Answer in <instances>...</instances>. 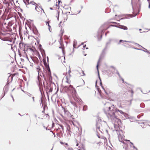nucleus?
<instances>
[{
    "mask_svg": "<svg viewBox=\"0 0 150 150\" xmlns=\"http://www.w3.org/2000/svg\"><path fill=\"white\" fill-rule=\"evenodd\" d=\"M111 106H109L108 111L107 112L104 110L105 113L106 115L109 119H110L113 124L115 123L121 124V120L117 118L115 114V112H112L111 111Z\"/></svg>",
    "mask_w": 150,
    "mask_h": 150,
    "instance_id": "obj_1",
    "label": "nucleus"
},
{
    "mask_svg": "<svg viewBox=\"0 0 150 150\" xmlns=\"http://www.w3.org/2000/svg\"><path fill=\"white\" fill-rule=\"evenodd\" d=\"M44 65L46 67V76L48 81L50 83H52V78L51 75V72L48 64H47L46 62H44Z\"/></svg>",
    "mask_w": 150,
    "mask_h": 150,
    "instance_id": "obj_2",
    "label": "nucleus"
},
{
    "mask_svg": "<svg viewBox=\"0 0 150 150\" xmlns=\"http://www.w3.org/2000/svg\"><path fill=\"white\" fill-rule=\"evenodd\" d=\"M103 27L102 26L101 28L98 30L96 33L95 37H96L98 39V41H100L101 40L102 35L103 34L105 30L103 29Z\"/></svg>",
    "mask_w": 150,
    "mask_h": 150,
    "instance_id": "obj_3",
    "label": "nucleus"
},
{
    "mask_svg": "<svg viewBox=\"0 0 150 150\" xmlns=\"http://www.w3.org/2000/svg\"><path fill=\"white\" fill-rule=\"evenodd\" d=\"M37 69L38 74V76L37 77V78L39 83V89L40 91V92H41L40 86H42V83L41 79L40 77V76L42 77V76L41 75V74L40 73V71H41V69L40 68V67L38 66V67L37 68Z\"/></svg>",
    "mask_w": 150,
    "mask_h": 150,
    "instance_id": "obj_4",
    "label": "nucleus"
},
{
    "mask_svg": "<svg viewBox=\"0 0 150 150\" xmlns=\"http://www.w3.org/2000/svg\"><path fill=\"white\" fill-rule=\"evenodd\" d=\"M112 40V39H110L108 41L106 42L105 47L102 51L101 55H100V56L99 58V59L100 57V60L102 59V57H103V56L105 54V51L107 50L108 48V45L111 44V42Z\"/></svg>",
    "mask_w": 150,
    "mask_h": 150,
    "instance_id": "obj_5",
    "label": "nucleus"
},
{
    "mask_svg": "<svg viewBox=\"0 0 150 150\" xmlns=\"http://www.w3.org/2000/svg\"><path fill=\"white\" fill-rule=\"evenodd\" d=\"M100 57L98 61L97 64L96 65V68H97L98 71V77L100 81V85L101 86H103L102 83V82H101V79L99 73V71H98V66L99 65V63L100 61Z\"/></svg>",
    "mask_w": 150,
    "mask_h": 150,
    "instance_id": "obj_6",
    "label": "nucleus"
},
{
    "mask_svg": "<svg viewBox=\"0 0 150 150\" xmlns=\"http://www.w3.org/2000/svg\"><path fill=\"white\" fill-rule=\"evenodd\" d=\"M114 106V105H112V106H111V111H112V112H115V113L117 112V111L119 112L121 114H123L124 113V112H123L121 110H120L118 109H115L114 108V107L113 106Z\"/></svg>",
    "mask_w": 150,
    "mask_h": 150,
    "instance_id": "obj_7",
    "label": "nucleus"
},
{
    "mask_svg": "<svg viewBox=\"0 0 150 150\" xmlns=\"http://www.w3.org/2000/svg\"><path fill=\"white\" fill-rule=\"evenodd\" d=\"M110 26L115 27L121 29H122L124 30H127L128 29V28L127 27L123 25H119L117 26V25H110Z\"/></svg>",
    "mask_w": 150,
    "mask_h": 150,
    "instance_id": "obj_8",
    "label": "nucleus"
},
{
    "mask_svg": "<svg viewBox=\"0 0 150 150\" xmlns=\"http://www.w3.org/2000/svg\"><path fill=\"white\" fill-rule=\"evenodd\" d=\"M62 110H64L65 115H66L67 116L70 115V113L68 111L66 108L62 106Z\"/></svg>",
    "mask_w": 150,
    "mask_h": 150,
    "instance_id": "obj_9",
    "label": "nucleus"
},
{
    "mask_svg": "<svg viewBox=\"0 0 150 150\" xmlns=\"http://www.w3.org/2000/svg\"><path fill=\"white\" fill-rule=\"evenodd\" d=\"M33 31L35 34L36 35H38V30L35 26H33Z\"/></svg>",
    "mask_w": 150,
    "mask_h": 150,
    "instance_id": "obj_10",
    "label": "nucleus"
},
{
    "mask_svg": "<svg viewBox=\"0 0 150 150\" xmlns=\"http://www.w3.org/2000/svg\"><path fill=\"white\" fill-rule=\"evenodd\" d=\"M69 91L71 90L73 92H74V93H76V91L74 88L73 87V86L71 85H70L69 86Z\"/></svg>",
    "mask_w": 150,
    "mask_h": 150,
    "instance_id": "obj_11",
    "label": "nucleus"
},
{
    "mask_svg": "<svg viewBox=\"0 0 150 150\" xmlns=\"http://www.w3.org/2000/svg\"><path fill=\"white\" fill-rule=\"evenodd\" d=\"M100 125V123H98V122H97L96 124V131L97 132H98V130L102 132V131H100V125Z\"/></svg>",
    "mask_w": 150,
    "mask_h": 150,
    "instance_id": "obj_12",
    "label": "nucleus"
},
{
    "mask_svg": "<svg viewBox=\"0 0 150 150\" xmlns=\"http://www.w3.org/2000/svg\"><path fill=\"white\" fill-rule=\"evenodd\" d=\"M31 59L35 63L37 64L39 62L38 58L37 57H35L34 58H32L31 57Z\"/></svg>",
    "mask_w": 150,
    "mask_h": 150,
    "instance_id": "obj_13",
    "label": "nucleus"
},
{
    "mask_svg": "<svg viewBox=\"0 0 150 150\" xmlns=\"http://www.w3.org/2000/svg\"><path fill=\"white\" fill-rule=\"evenodd\" d=\"M77 44V42L76 40H74L73 43V51L74 50V49L76 48V45Z\"/></svg>",
    "mask_w": 150,
    "mask_h": 150,
    "instance_id": "obj_14",
    "label": "nucleus"
},
{
    "mask_svg": "<svg viewBox=\"0 0 150 150\" xmlns=\"http://www.w3.org/2000/svg\"><path fill=\"white\" fill-rule=\"evenodd\" d=\"M40 51L43 57L44 55L45 56V50L42 48H41V49H40Z\"/></svg>",
    "mask_w": 150,
    "mask_h": 150,
    "instance_id": "obj_15",
    "label": "nucleus"
},
{
    "mask_svg": "<svg viewBox=\"0 0 150 150\" xmlns=\"http://www.w3.org/2000/svg\"><path fill=\"white\" fill-rule=\"evenodd\" d=\"M121 124H118L117 123H115V124H113L114 126L115 129H116L118 128L119 126Z\"/></svg>",
    "mask_w": 150,
    "mask_h": 150,
    "instance_id": "obj_16",
    "label": "nucleus"
},
{
    "mask_svg": "<svg viewBox=\"0 0 150 150\" xmlns=\"http://www.w3.org/2000/svg\"><path fill=\"white\" fill-rule=\"evenodd\" d=\"M71 104H72V105L75 107H76V108H74V109H76V110H77V107L76 105V103L74 102H72V101L71 102Z\"/></svg>",
    "mask_w": 150,
    "mask_h": 150,
    "instance_id": "obj_17",
    "label": "nucleus"
},
{
    "mask_svg": "<svg viewBox=\"0 0 150 150\" xmlns=\"http://www.w3.org/2000/svg\"><path fill=\"white\" fill-rule=\"evenodd\" d=\"M3 91H4V93L5 94L8 91L7 87L6 86H5L3 88Z\"/></svg>",
    "mask_w": 150,
    "mask_h": 150,
    "instance_id": "obj_18",
    "label": "nucleus"
},
{
    "mask_svg": "<svg viewBox=\"0 0 150 150\" xmlns=\"http://www.w3.org/2000/svg\"><path fill=\"white\" fill-rule=\"evenodd\" d=\"M71 132L69 130L67 132V136L68 137H70L71 136Z\"/></svg>",
    "mask_w": 150,
    "mask_h": 150,
    "instance_id": "obj_19",
    "label": "nucleus"
},
{
    "mask_svg": "<svg viewBox=\"0 0 150 150\" xmlns=\"http://www.w3.org/2000/svg\"><path fill=\"white\" fill-rule=\"evenodd\" d=\"M42 105L43 107V109H45V108L46 107H47V104H46V102L43 103V105Z\"/></svg>",
    "mask_w": 150,
    "mask_h": 150,
    "instance_id": "obj_20",
    "label": "nucleus"
},
{
    "mask_svg": "<svg viewBox=\"0 0 150 150\" xmlns=\"http://www.w3.org/2000/svg\"><path fill=\"white\" fill-rule=\"evenodd\" d=\"M131 42V43H133L134 42H132L131 41H127L126 40H120L119 42L118 43V44H119L120 42Z\"/></svg>",
    "mask_w": 150,
    "mask_h": 150,
    "instance_id": "obj_21",
    "label": "nucleus"
},
{
    "mask_svg": "<svg viewBox=\"0 0 150 150\" xmlns=\"http://www.w3.org/2000/svg\"><path fill=\"white\" fill-rule=\"evenodd\" d=\"M24 2L25 3V4H29V0H23Z\"/></svg>",
    "mask_w": 150,
    "mask_h": 150,
    "instance_id": "obj_22",
    "label": "nucleus"
},
{
    "mask_svg": "<svg viewBox=\"0 0 150 150\" xmlns=\"http://www.w3.org/2000/svg\"><path fill=\"white\" fill-rule=\"evenodd\" d=\"M126 118H129V117H128V116H129V115H128L126 113H125V112H124V113L123 114H122Z\"/></svg>",
    "mask_w": 150,
    "mask_h": 150,
    "instance_id": "obj_23",
    "label": "nucleus"
},
{
    "mask_svg": "<svg viewBox=\"0 0 150 150\" xmlns=\"http://www.w3.org/2000/svg\"><path fill=\"white\" fill-rule=\"evenodd\" d=\"M87 109V106L86 105H84L83 106V110L85 111Z\"/></svg>",
    "mask_w": 150,
    "mask_h": 150,
    "instance_id": "obj_24",
    "label": "nucleus"
},
{
    "mask_svg": "<svg viewBox=\"0 0 150 150\" xmlns=\"http://www.w3.org/2000/svg\"><path fill=\"white\" fill-rule=\"evenodd\" d=\"M142 48L144 49L145 50H143L142 49V50H141L142 51L144 52H146L149 54H150V53L149 52V51H148L146 49L144 48V47H142Z\"/></svg>",
    "mask_w": 150,
    "mask_h": 150,
    "instance_id": "obj_25",
    "label": "nucleus"
},
{
    "mask_svg": "<svg viewBox=\"0 0 150 150\" xmlns=\"http://www.w3.org/2000/svg\"><path fill=\"white\" fill-rule=\"evenodd\" d=\"M64 8H65L66 10H67L69 8L70 10L71 9V7H69L68 6H67V5L64 6Z\"/></svg>",
    "mask_w": 150,
    "mask_h": 150,
    "instance_id": "obj_26",
    "label": "nucleus"
},
{
    "mask_svg": "<svg viewBox=\"0 0 150 150\" xmlns=\"http://www.w3.org/2000/svg\"><path fill=\"white\" fill-rule=\"evenodd\" d=\"M59 48L60 49H62V53H63V54L64 55H65V50H64V49H63L62 46H60Z\"/></svg>",
    "mask_w": 150,
    "mask_h": 150,
    "instance_id": "obj_27",
    "label": "nucleus"
},
{
    "mask_svg": "<svg viewBox=\"0 0 150 150\" xmlns=\"http://www.w3.org/2000/svg\"><path fill=\"white\" fill-rule=\"evenodd\" d=\"M46 24L48 26V29H49V30L50 31V32H51V31L50 29V28H51V26L49 25V22H46Z\"/></svg>",
    "mask_w": 150,
    "mask_h": 150,
    "instance_id": "obj_28",
    "label": "nucleus"
},
{
    "mask_svg": "<svg viewBox=\"0 0 150 150\" xmlns=\"http://www.w3.org/2000/svg\"><path fill=\"white\" fill-rule=\"evenodd\" d=\"M49 87H50V86H47L45 89L46 92L47 93H48V91H49Z\"/></svg>",
    "mask_w": 150,
    "mask_h": 150,
    "instance_id": "obj_29",
    "label": "nucleus"
},
{
    "mask_svg": "<svg viewBox=\"0 0 150 150\" xmlns=\"http://www.w3.org/2000/svg\"><path fill=\"white\" fill-rule=\"evenodd\" d=\"M64 88L65 89L69 91V86H66L64 87Z\"/></svg>",
    "mask_w": 150,
    "mask_h": 150,
    "instance_id": "obj_30",
    "label": "nucleus"
},
{
    "mask_svg": "<svg viewBox=\"0 0 150 150\" xmlns=\"http://www.w3.org/2000/svg\"><path fill=\"white\" fill-rule=\"evenodd\" d=\"M125 150H130L129 149V147H128L127 145L125 144Z\"/></svg>",
    "mask_w": 150,
    "mask_h": 150,
    "instance_id": "obj_31",
    "label": "nucleus"
},
{
    "mask_svg": "<svg viewBox=\"0 0 150 150\" xmlns=\"http://www.w3.org/2000/svg\"><path fill=\"white\" fill-rule=\"evenodd\" d=\"M140 107L141 108H144L145 107L144 104L143 103H141V104H140Z\"/></svg>",
    "mask_w": 150,
    "mask_h": 150,
    "instance_id": "obj_32",
    "label": "nucleus"
},
{
    "mask_svg": "<svg viewBox=\"0 0 150 150\" xmlns=\"http://www.w3.org/2000/svg\"><path fill=\"white\" fill-rule=\"evenodd\" d=\"M118 137H119V141L124 143V142L122 140V138H121V139H120V136H118Z\"/></svg>",
    "mask_w": 150,
    "mask_h": 150,
    "instance_id": "obj_33",
    "label": "nucleus"
},
{
    "mask_svg": "<svg viewBox=\"0 0 150 150\" xmlns=\"http://www.w3.org/2000/svg\"><path fill=\"white\" fill-rule=\"evenodd\" d=\"M40 101H41V103L42 105H43V103H45V102H43V100H42V97H41L40 100Z\"/></svg>",
    "mask_w": 150,
    "mask_h": 150,
    "instance_id": "obj_34",
    "label": "nucleus"
},
{
    "mask_svg": "<svg viewBox=\"0 0 150 150\" xmlns=\"http://www.w3.org/2000/svg\"><path fill=\"white\" fill-rule=\"evenodd\" d=\"M116 73L118 75V76L119 78H121V76L120 75L119 72L117 70H116Z\"/></svg>",
    "mask_w": 150,
    "mask_h": 150,
    "instance_id": "obj_35",
    "label": "nucleus"
},
{
    "mask_svg": "<svg viewBox=\"0 0 150 150\" xmlns=\"http://www.w3.org/2000/svg\"><path fill=\"white\" fill-rule=\"evenodd\" d=\"M53 89L52 87H50L49 88V91H48V93H51L52 92Z\"/></svg>",
    "mask_w": 150,
    "mask_h": 150,
    "instance_id": "obj_36",
    "label": "nucleus"
},
{
    "mask_svg": "<svg viewBox=\"0 0 150 150\" xmlns=\"http://www.w3.org/2000/svg\"><path fill=\"white\" fill-rule=\"evenodd\" d=\"M30 4H32L33 5H37V4L34 1H31L30 2Z\"/></svg>",
    "mask_w": 150,
    "mask_h": 150,
    "instance_id": "obj_37",
    "label": "nucleus"
},
{
    "mask_svg": "<svg viewBox=\"0 0 150 150\" xmlns=\"http://www.w3.org/2000/svg\"><path fill=\"white\" fill-rule=\"evenodd\" d=\"M42 76H43L44 78V79L45 80V81H47V79L45 77V75L44 74H43V73L42 72Z\"/></svg>",
    "mask_w": 150,
    "mask_h": 150,
    "instance_id": "obj_38",
    "label": "nucleus"
},
{
    "mask_svg": "<svg viewBox=\"0 0 150 150\" xmlns=\"http://www.w3.org/2000/svg\"><path fill=\"white\" fill-rule=\"evenodd\" d=\"M78 149L79 150H85V148L83 146L81 147L79 149Z\"/></svg>",
    "mask_w": 150,
    "mask_h": 150,
    "instance_id": "obj_39",
    "label": "nucleus"
},
{
    "mask_svg": "<svg viewBox=\"0 0 150 150\" xmlns=\"http://www.w3.org/2000/svg\"><path fill=\"white\" fill-rule=\"evenodd\" d=\"M23 43H22V42H20V43H19V46L20 47H21V46H22V45L23 46Z\"/></svg>",
    "mask_w": 150,
    "mask_h": 150,
    "instance_id": "obj_40",
    "label": "nucleus"
},
{
    "mask_svg": "<svg viewBox=\"0 0 150 150\" xmlns=\"http://www.w3.org/2000/svg\"><path fill=\"white\" fill-rule=\"evenodd\" d=\"M39 9V8H38V5L37 4L36 6H35V9L37 11H38V10L37 9Z\"/></svg>",
    "mask_w": 150,
    "mask_h": 150,
    "instance_id": "obj_41",
    "label": "nucleus"
},
{
    "mask_svg": "<svg viewBox=\"0 0 150 150\" xmlns=\"http://www.w3.org/2000/svg\"><path fill=\"white\" fill-rule=\"evenodd\" d=\"M71 71L70 70V69L69 70L68 72V74H69V77H70L71 75H70V73H71Z\"/></svg>",
    "mask_w": 150,
    "mask_h": 150,
    "instance_id": "obj_42",
    "label": "nucleus"
},
{
    "mask_svg": "<svg viewBox=\"0 0 150 150\" xmlns=\"http://www.w3.org/2000/svg\"><path fill=\"white\" fill-rule=\"evenodd\" d=\"M137 15V14H136V13H135L134 15V16H132V15H130V14H129V15H128L127 16H130L131 17H134V16H136Z\"/></svg>",
    "mask_w": 150,
    "mask_h": 150,
    "instance_id": "obj_43",
    "label": "nucleus"
},
{
    "mask_svg": "<svg viewBox=\"0 0 150 150\" xmlns=\"http://www.w3.org/2000/svg\"><path fill=\"white\" fill-rule=\"evenodd\" d=\"M105 105H110V103L109 102L106 103L105 104Z\"/></svg>",
    "mask_w": 150,
    "mask_h": 150,
    "instance_id": "obj_44",
    "label": "nucleus"
},
{
    "mask_svg": "<svg viewBox=\"0 0 150 150\" xmlns=\"http://www.w3.org/2000/svg\"><path fill=\"white\" fill-rule=\"evenodd\" d=\"M132 48H133L135 49L136 50H142V49H139L138 48H136L134 47H132Z\"/></svg>",
    "mask_w": 150,
    "mask_h": 150,
    "instance_id": "obj_45",
    "label": "nucleus"
},
{
    "mask_svg": "<svg viewBox=\"0 0 150 150\" xmlns=\"http://www.w3.org/2000/svg\"><path fill=\"white\" fill-rule=\"evenodd\" d=\"M67 116L68 117H72V118H73V116L72 115H71L70 113V115H67Z\"/></svg>",
    "mask_w": 150,
    "mask_h": 150,
    "instance_id": "obj_46",
    "label": "nucleus"
},
{
    "mask_svg": "<svg viewBox=\"0 0 150 150\" xmlns=\"http://www.w3.org/2000/svg\"><path fill=\"white\" fill-rule=\"evenodd\" d=\"M135 45H137V46H138V47H143L142 46H141V45H140L139 44H137V43H135Z\"/></svg>",
    "mask_w": 150,
    "mask_h": 150,
    "instance_id": "obj_47",
    "label": "nucleus"
},
{
    "mask_svg": "<svg viewBox=\"0 0 150 150\" xmlns=\"http://www.w3.org/2000/svg\"><path fill=\"white\" fill-rule=\"evenodd\" d=\"M82 73L83 74L81 75V76H85V74L84 73V71H83L82 70Z\"/></svg>",
    "mask_w": 150,
    "mask_h": 150,
    "instance_id": "obj_48",
    "label": "nucleus"
},
{
    "mask_svg": "<svg viewBox=\"0 0 150 150\" xmlns=\"http://www.w3.org/2000/svg\"><path fill=\"white\" fill-rule=\"evenodd\" d=\"M30 50L31 51H32V52H34V51H35L34 50V49H32V48H30Z\"/></svg>",
    "mask_w": 150,
    "mask_h": 150,
    "instance_id": "obj_49",
    "label": "nucleus"
},
{
    "mask_svg": "<svg viewBox=\"0 0 150 150\" xmlns=\"http://www.w3.org/2000/svg\"><path fill=\"white\" fill-rule=\"evenodd\" d=\"M130 92L132 93V96L133 95V94L134 93V92L132 90H131V91H130Z\"/></svg>",
    "mask_w": 150,
    "mask_h": 150,
    "instance_id": "obj_50",
    "label": "nucleus"
},
{
    "mask_svg": "<svg viewBox=\"0 0 150 150\" xmlns=\"http://www.w3.org/2000/svg\"><path fill=\"white\" fill-rule=\"evenodd\" d=\"M120 78L122 80V82H123V83H124V79H123L122 78V77H121V78Z\"/></svg>",
    "mask_w": 150,
    "mask_h": 150,
    "instance_id": "obj_51",
    "label": "nucleus"
},
{
    "mask_svg": "<svg viewBox=\"0 0 150 150\" xmlns=\"http://www.w3.org/2000/svg\"><path fill=\"white\" fill-rule=\"evenodd\" d=\"M68 149V150H73V149L72 148H71V147L69 148Z\"/></svg>",
    "mask_w": 150,
    "mask_h": 150,
    "instance_id": "obj_52",
    "label": "nucleus"
},
{
    "mask_svg": "<svg viewBox=\"0 0 150 150\" xmlns=\"http://www.w3.org/2000/svg\"><path fill=\"white\" fill-rule=\"evenodd\" d=\"M43 127L45 129H46V130H50V129H47V127H46L45 126H43Z\"/></svg>",
    "mask_w": 150,
    "mask_h": 150,
    "instance_id": "obj_53",
    "label": "nucleus"
},
{
    "mask_svg": "<svg viewBox=\"0 0 150 150\" xmlns=\"http://www.w3.org/2000/svg\"><path fill=\"white\" fill-rule=\"evenodd\" d=\"M38 57L40 59V58L41 57L40 56V54L38 53Z\"/></svg>",
    "mask_w": 150,
    "mask_h": 150,
    "instance_id": "obj_54",
    "label": "nucleus"
},
{
    "mask_svg": "<svg viewBox=\"0 0 150 150\" xmlns=\"http://www.w3.org/2000/svg\"><path fill=\"white\" fill-rule=\"evenodd\" d=\"M60 40L61 41V42L60 43V45H62V43H61V41L62 40V39L61 38H60Z\"/></svg>",
    "mask_w": 150,
    "mask_h": 150,
    "instance_id": "obj_55",
    "label": "nucleus"
},
{
    "mask_svg": "<svg viewBox=\"0 0 150 150\" xmlns=\"http://www.w3.org/2000/svg\"><path fill=\"white\" fill-rule=\"evenodd\" d=\"M27 94L28 96H31V94L28 93H27Z\"/></svg>",
    "mask_w": 150,
    "mask_h": 150,
    "instance_id": "obj_56",
    "label": "nucleus"
},
{
    "mask_svg": "<svg viewBox=\"0 0 150 150\" xmlns=\"http://www.w3.org/2000/svg\"><path fill=\"white\" fill-rule=\"evenodd\" d=\"M33 101V102H34L35 101L34 100V97H32Z\"/></svg>",
    "mask_w": 150,
    "mask_h": 150,
    "instance_id": "obj_57",
    "label": "nucleus"
},
{
    "mask_svg": "<svg viewBox=\"0 0 150 150\" xmlns=\"http://www.w3.org/2000/svg\"><path fill=\"white\" fill-rule=\"evenodd\" d=\"M132 146L135 149H136V150H137V148L136 147L134 146L133 145Z\"/></svg>",
    "mask_w": 150,
    "mask_h": 150,
    "instance_id": "obj_58",
    "label": "nucleus"
},
{
    "mask_svg": "<svg viewBox=\"0 0 150 150\" xmlns=\"http://www.w3.org/2000/svg\"><path fill=\"white\" fill-rule=\"evenodd\" d=\"M141 116H140V115H137V117L138 119H139L140 117Z\"/></svg>",
    "mask_w": 150,
    "mask_h": 150,
    "instance_id": "obj_59",
    "label": "nucleus"
},
{
    "mask_svg": "<svg viewBox=\"0 0 150 150\" xmlns=\"http://www.w3.org/2000/svg\"><path fill=\"white\" fill-rule=\"evenodd\" d=\"M58 2L59 3V4L60 3H61V0H58Z\"/></svg>",
    "mask_w": 150,
    "mask_h": 150,
    "instance_id": "obj_60",
    "label": "nucleus"
},
{
    "mask_svg": "<svg viewBox=\"0 0 150 150\" xmlns=\"http://www.w3.org/2000/svg\"><path fill=\"white\" fill-rule=\"evenodd\" d=\"M67 18L66 19L65 18L64 19V22L66 21L67 19V18H68L67 15Z\"/></svg>",
    "mask_w": 150,
    "mask_h": 150,
    "instance_id": "obj_61",
    "label": "nucleus"
},
{
    "mask_svg": "<svg viewBox=\"0 0 150 150\" xmlns=\"http://www.w3.org/2000/svg\"><path fill=\"white\" fill-rule=\"evenodd\" d=\"M59 12H58V17L57 18V20H59Z\"/></svg>",
    "mask_w": 150,
    "mask_h": 150,
    "instance_id": "obj_62",
    "label": "nucleus"
},
{
    "mask_svg": "<svg viewBox=\"0 0 150 150\" xmlns=\"http://www.w3.org/2000/svg\"><path fill=\"white\" fill-rule=\"evenodd\" d=\"M105 93L107 95H108V93L107 92V91H106V90H105V91H104Z\"/></svg>",
    "mask_w": 150,
    "mask_h": 150,
    "instance_id": "obj_63",
    "label": "nucleus"
},
{
    "mask_svg": "<svg viewBox=\"0 0 150 150\" xmlns=\"http://www.w3.org/2000/svg\"><path fill=\"white\" fill-rule=\"evenodd\" d=\"M149 8H150V2H149Z\"/></svg>",
    "mask_w": 150,
    "mask_h": 150,
    "instance_id": "obj_64",
    "label": "nucleus"
}]
</instances>
